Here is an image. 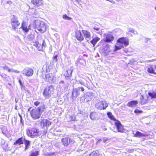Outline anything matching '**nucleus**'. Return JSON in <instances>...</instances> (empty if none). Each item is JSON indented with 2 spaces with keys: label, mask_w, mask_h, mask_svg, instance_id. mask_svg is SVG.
Masks as SVG:
<instances>
[{
  "label": "nucleus",
  "mask_w": 156,
  "mask_h": 156,
  "mask_svg": "<svg viewBox=\"0 0 156 156\" xmlns=\"http://www.w3.org/2000/svg\"><path fill=\"white\" fill-rule=\"evenodd\" d=\"M117 43L120 45L122 47L124 46H127L129 44V39L125 37H122L119 39L117 41Z\"/></svg>",
  "instance_id": "nucleus-8"
},
{
  "label": "nucleus",
  "mask_w": 156,
  "mask_h": 156,
  "mask_svg": "<svg viewBox=\"0 0 156 156\" xmlns=\"http://www.w3.org/2000/svg\"><path fill=\"white\" fill-rule=\"evenodd\" d=\"M114 39V37L111 34H108L105 38L104 41L107 43H110L113 41Z\"/></svg>",
  "instance_id": "nucleus-20"
},
{
  "label": "nucleus",
  "mask_w": 156,
  "mask_h": 156,
  "mask_svg": "<svg viewBox=\"0 0 156 156\" xmlns=\"http://www.w3.org/2000/svg\"><path fill=\"white\" fill-rule=\"evenodd\" d=\"M11 72H14L16 73H19L20 71H18L17 70H14L13 69H11Z\"/></svg>",
  "instance_id": "nucleus-48"
},
{
  "label": "nucleus",
  "mask_w": 156,
  "mask_h": 156,
  "mask_svg": "<svg viewBox=\"0 0 156 156\" xmlns=\"http://www.w3.org/2000/svg\"><path fill=\"white\" fill-rule=\"evenodd\" d=\"M33 46L36 47L38 51H42L46 47V44L45 41L43 40L41 45L38 41H36L34 44Z\"/></svg>",
  "instance_id": "nucleus-7"
},
{
  "label": "nucleus",
  "mask_w": 156,
  "mask_h": 156,
  "mask_svg": "<svg viewBox=\"0 0 156 156\" xmlns=\"http://www.w3.org/2000/svg\"><path fill=\"white\" fill-rule=\"evenodd\" d=\"M155 66H156V68H155V69L156 70V65H155Z\"/></svg>",
  "instance_id": "nucleus-59"
},
{
  "label": "nucleus",
  "mask_w": 156,
  "mask_h": 156,
  "mask_svg": "<svg viewBox=\"0 0 156 156\" xmlns=\"http://www.w3.org/2000/svg\"><path fill=\"white\" fill-rule=\"evenodd\" d=\"M54 93V87L51 85L46 87L43 92V95L46 99H48L51 97V95Z\"/></svg>",
  "instance_id": "nucleus-1"
},
{
  "label": "nucleus",
  "mask_w": 156,
  "mask_h": 156,
  "mask_svg": "<svg viewBox=\"0 0 156 156\" xmlns=\"http://www.w3.org/2000/svg\"><path fill=\"white\" fill-rule=\"evenodd\" d=\"M41 115L38 110L36 108L33 109L30 112V115L34 120L39 119Z\"/></svg>",
  "instance_id": "nucleus-9"
},
{
  "label": "nucleus",
  "mask_w": 156,
  "mask_h": 156,
  "mask_svg": "<svg viewBox=\"0 0 156 156\" xmlns=\"http://www.w3.org/2000/svg\"><path fill=\"white\" fill-rule=\"evenodd\" d=\"M108 106V103L105 101H100L95 105L96 108L100 110L105 109Z\"/></svg>",
  "instance_id": "nucleus-6"
},
{
  "label": "nucleus",
  "mask_w": 156,
  "mask_h": 156,
  "mask_svg": "<svg viewBox=\"0 0 156 156\" xmlns=\"http://www.w3.org/2000/svg\"><path fill=\"white\" fill-rule=\"evenodd\" d=\"M138 102L136 101H132L129 102L127 104V105L130 107H133L138 104Z\"/></svg>",
  "instance_id": "nucleus-28"
},
{
  "label": "nucleus",
  "mask_w": 156,
  "mask_h": 156,
  "mask_svg": "<svg viewBox=\"0 0 156 156\" xmlns=\"http://www.w3.org/2000/svg\"><path fill=\"white\" fill-rule=\"evenodd\" d=\"M40 104V102L39 101H36L34 102V105L36 106H38Z\"/></svg>",
  "instance_id": "nucleus-41"
},
{
  "label": "nucleus",
  "mask_w": 156,
  "mask_h": 156,
  "mask_svg": "<svg viewBox=\"0 0 156 156\" xmlns=\"http://www.w3.org/2000/svg\"><path fill=\"white\" fill-rule=\"evenodd\" d=\"M78 89L79 91L80 90L81 91H83L84 90V89L83 87H79Z\"/></svg>",
  "instance_id": "nucleus-49"
},
{
  "label": "nucleus",
  "mask_w": 156,
  "mask_h": 156,
  "mask_svg": "<svg viewBox=\"0 0 156 156\" xmlns=\"http://www.w3.org/2000/svg\"><path fill=\"white\" fill-rule=\"evenodd\" d=\"M100 40V38L98 37H95L90 41L91 43L94 46L96 43Z\"/></svg>",
  "instance_id": "nucleus-29"
},
{
  "label": "nucleus",
  "mask_w": 156,
  "mask_h": 156,
  "mask_svg": "<svg viewBox=\"0 0 156 156\" xmlns=\"http://www.w3.org/2000/svg\"><path fill=\"white\" fill-rule=\"evenodd\" d=\"M51 124V122L47 119H43L41 120L40 122L41 126L43 128H44L45 127L46 128V129H45L43 131L42 133L43 135H44L46 134L48 128L49 127Z\"/></svg>",
  "instance_id": "nucleus-4"
},
{
  "label": "nucleus",
  "mask_w": 156,
  "mask_h": 156,
  "mask_svg": "<svg viewBox=\"0 0 156 156\" xmlns=\"http://www.w3.org/2000/svg\"><path fill=\"white\" fill-rule=\"evenodd\" d=\"M73 70V67H71L70 69L66 71V73L64 74L66 78H70L71 76Z\"/></svg>",
  "instance_id": "nucleus-23"
},
{
  "label": "nucleus",
  "mask_w": 156,
  "mask_h": 156,
  "mask_svg": "<svg viewBox=\"0 0 156 156\" xmlns=\"http://www.w3.org/2000/svg\"><path fill=\"white\" fill-rule=\"evenodd\" d=\"M29 146H25V151H26L28 148Z\"/></svg>",
  "instance_id": "nucleus-51"
},
{
  "label": "nucleus",
  "mask_w": 156,
  "mask_h": 156,
  "mask_svg": "<svg viewBox=\"0 0 156 156\" xmlns=\"http://www.w3.org/2000/svg\"><path fill=\"white\" fill-rule=\"evenodd\" d=\"M15 109H17V106H15Z\"/></svg>",
  "instance_id": "nucleus-55"
},
{
  "label": "nucleus",
  "mask_w": 156,
  "mask_h": 156,
  "mask_svg": "<svg viewBox=\"0 0 156 156\" xmlns=\"http://www.w3.org/2000/svg\"><path fill=\"white\" fill-rule=\"evenodd\" d=\"M115 124L116 127L118 132L121 133L124 132L125 130L123 128V126L119 121H117L115 122Z\"/></svg>",
  "instance_id": "nucleus-13"
},
{
  "label": "nucleus",
  "mask_w": 156,
  "mask_h": 156,
  "mask_svg": "<svg viewBox=\"0 0 156 156\" xmlns=\"http://www.w3.org/2000/svg\"><path fill=\"white\" fill-rule=\"evenodd\" d=\"M58 53L57 52H55L54 54V56L53 57V61L57 62L58 61Z\"/></svg>",
  "instance_id": "nucleus-34"
},
{
  "label": "nucleus",
  "mask_w": 156,
  "mask_h": 156,
  "mask_svg": "<svg viewBox=\"0 0 156 156\" xmlns=\"http://www.w3.org/2000/svg\"><path fill=\"white\" fill-rule=\"evenodd\" d=\"M134 112L135 113H141L142 112V111L138 109H136L134 111Z\"/></svg>",
  "instance_id": "nucleus-45"
},
{
  "label": "nucleus",
  "mask_w": 156,
  "mask_h": 156,
  "mask_svg": "<svg viewBox=\"0 0 156 156\" xmlns=\"http://www.w3.org/2000/svg\"><path fill=\"white\" fill-rule=\"evenodd\" d=\"M62 141L63 145L66 146H68L70 143H71L72 140L69 137H65L62 139Z\"/></svg>",
  "instance_id": "nucleus-19"
},
{
  "label": "nucleus",
  "mask_w": 156,
  "mask_h": 156,
  "mask_svg": "<svg viewBox=\"0 0 156 156\" xmlns=\"http://www.w3.org/2000/svg\"><path fill=\"white\" fill-rule=\"evenodd\" d=\"M0 67L2 68L4 70H7L9 72H11V69H9V67L6 65H5L4 66H1Z\"/></svg>",
  "instance_id": "nucleus-33"
},
{
  "label": "nucleus",
  "mask_w": 156,
  "mask_h": 156,
  "mask_svg": "<svg viewBox=\"0 0 156 156\" xmlns=\"http://www.w3.org/2000/svg\"><path fill=\"white\" fill-rule=\"evenodd\" d=\"M69 121H76L77 120L76 119L75 115L72 114L69 116Z\"/></svg>",
  "instance_id": "nucleus-30"
},
{
  "label": "nucleus",
  "mask_w": 156,
  "mask_h": 156,
  "mask_svg": "<svg viewBox=\"0 0 156 156\" xmlns=\"http://www.w3.org/2000/svg\"><path fill=\"white\" fill-rule=\"evenodd\" d=\"M97 33H98V34H100V33L99 32H97Z\"/></svg>",
  "instance_id": "nucleus-58"
},
{
  "label": "nucleus",
  "mask_w": 156,
  "mask_h": 156,
  "mask_svg": "<svg viewBox=\"0 0 156 156\" xmlns=\"http://www.w3.org/2000/svg\"><path fill=\"white\" fill-rule=\"evenodd\" d=\"M54 153H48L44 155L45 156H52L53 155Z\"/></svg>",
  "instance_id": "nucleus-44"
},
{
  "label": "nucleus",
  "mask_w": 156,
  "mask_h": 156,
  "mask_svg": "<svg viewBox=\"0 0 156 156\" xmlns=\"http://www.w3.org/2000/svg\"><path fill=\"white\" fill-rule=\"evenodd\" d=\"M128 30L129 32H131L134 34H137V32L133 28H129Z\"/></svg>",
  "instance_id": "nucleus-36"
},
{
  "label": "nucleus",
  "mask_w": 156,
  "mask_h": 156,
  "mask_svg": "<svg viewBox=\"0 0 156 156\" xmlns=\"http://www.w3.org/2000/svg\"><path fill=\"white\" fill-rule=\"evenodd\" d=\"M35 23L37 29L41 33H43L45 31L46 29V25L44 22L37 21Z\"/></svg>",
  "instance_id": "nucleus-3"
},
{
  "label": "nucleus",
  "mask_w": 156,
  "mask_h": 156,
  "mask_svg": "<svg viewBox=\"0 0 156 156\" xmlns=\"http://www.w3.org/2000/svg\"><path fill=\"white\" fill-rule=\"evenodd\" d=\"M20 28L22 29L23 30L25 33H27L30 29L29 26L28 27L27 24L24 22H23L22 23L21 27Z\"/></svg>",
  "instance_id": "nucleus-18"
},
{
  "label": "nucleus",
  "mask_w": 156,
  "mask_h": 156,
  "mask_svg": "<svg viewBox=\"0 0 156 156\" xmlns=\"http://www.w3.org/2000/svg\"><path fill=\"white\" fill-rule=\"evenodd\" d=\"M92 29H94L96 31H99V29H100V28L98 27H93L92 28Z\"/></svg>",
  "instance_id": "nucleus-46"
},
{
  "label": "nucleus",
  "mask_w": 156,
  "mask_h": 156,
  "mask_svg": "<svg viewBox=\"0 0 156 156\" xmlns=\"http://www.w3.org/2000/svg\"><path fill=\"white\" fill-rule=\"evenodd\" d=\"M39 154V152L38 151H35L32 152L30 156H37Z\"/></svg>",
  "instance_id": "nucleus-37"
},
{
  "label": "nucleus",
  "mask_w": 156,
  "mask_h": 156,
  "mask_svg": "<svg viewBox=\"0 0 156 156\" xmlns=\"http://www.w3.org/2000/svg\"><path fill=\"white\" fill-rule=\"evenodd\" d=\"M76 0L77 1H78V0Z\"/></svg>",
  "instance_id": "nucleus-60"
},
{
  "label": "nucleus",
  "mask_w": 156,
  "mask_h": 156,
  "mask_svg": "<svg viewBox=\"0 0 156 156\" xmlns=\"http://www.w3.org/2000/svg\"><path fill=\"white\" fill-rule=\"evenodd\" d=\"M149 97L151 98V99L156 98V93L154 92H150L148 93Z\"/></svg>",
  "instance_id": "nucleus-31"
},
{
  "label": "nucleus",
  "mask_w": 156,
  "mask_h": 156,
  "mask_svg": "<svg viewBox=\"0 0 156 156\" xmlns=\"http://www.w3.org/2000/svg\"><path fill=\"white\" fill-rule=\"evenodd\" d=\"M79 83L81 84L82 85L85 86V83L81 80H79Z\"/></svg>",
  "instance_id": "nucleus-47"
},
{
  "label": "nucleus",
  "mask_w": 156,
  "mask_h": 156,
  "mask_svg": "<svg viewBox=\"0 0 156 156\" xmlns=\"http://www.w3.org/2000/svg\"><path fill=\"white\" fill-rule=\"evenodd\" d=\"M107 114L109 118H110L111 119H113L114 117L111 112H108Z\"/></svg>",
  "instance_id": "nucleus-40"
},
{
  "label": "nucleus",
  "mask_w": 156,
  "mask_h": 156,
  "mask_svg": "<svg viewBox=\"0 0 156 156\" xmlns=\"http://www.w3.org/2000/svg\"><path fill=\"white\" fill-rule=\"evenodd\" d=\"M25 140V138L24 137H22L21 138H19L14 143V145L16 144H18L20 145L23 144V141Z\"/></svg>",
  "instance_id": "nucleus-26"
},
{
  "label": "nucleus",
  "mask_w": 156,
  "mask_h": 156,
  "mask_svg": "<svg viewBox=\"0 0 156 156\" xmlns=\"http://www.w3.org/2000/svg\"><path fill=\"white\" fill-rule=\"evenodd\" d=\"M46 108L47 107L46 106V105L44 104H43L36 108L38 110V111L41 114L44 111Z\"/></svg>",
  "instance_id": "nucleus-25"
},
{
  "label": "nucleus",
  "mask_w": 156,
  "mask_h": 156,
  "mask_svg": "<svg viewBox=\"0 0 156 156\" xmlns=\"http://www.w3.org/2000/svg\"><path fill=\"white\" fill-rule=\"evenodd\" d=\"M99 152L98 151H94L91 152L89 156H99Z\"/></svg>",
  "instance_id": "nucleus-32"
},
{
  "label": "nucleus",
  "mask_w": 156,
  "mask_h": 156,
  "mask_svg": "<svg viewBox=\"0 0 156 156\" xmlns=\"http://www.w3.org/2000/svg\"><path fill=\"white\" fill-rule=\"evenodd\" d=\"M90 117L92 120L98 119L99 117L98 113L96 112H92L90 113Z\"/></svg>",
  "instance_id": "nucleus-16"
},
{
  "label": "nucleus",
  "mask_w": 156,
  "mask_h": 156,
  "mask_svg": "<svg viewBox=\"0 0 156 156\" xmlns=\"http://www.w3.org/2000/svg\"><path fill=\"white\" fill-rule=\"evenodd\" d=\"M69 86V83L67 82L61 80L59 82L58 88L60 89V91L66 90Z\"/></svg>",
  "instance_id": "nucleus-10"
},
{
  "label": "nucleus",
  "mask_w": 156,
  "mask_h": 156,
  "mask_svg": "<svg viewBox=\"0 0 156 156\" xmlns=\"http://www.w3.org/2000/svg\"><path fill=\"white\" fill-rule=\"evenodd\" d=\"M76 37L79 41H82L84 39L83 37L80 30H77L76 32Z\"/></svg>",
  "instance_id": "nucleus-17"
},
{
  "label": "nucleus",
  "mask_w": 156,
  "mask_h": 156,
  "mask_svg": "<svg viewBox=\"0 0 156 156\" xmlns=\"http://www.w3.org/2000/svg\"><path fill=\"white\" fill-rule=\"evenodd\" d=\"M140 99H141L140 103L142 104H145L147 102V100L145 99H144V97L142 95L140 97Z\"/></svg>",
  "instance_id": "nucleus-35"
},
{
  "label": "nucleus",
  "mask_w": 156,
  "mask_h": 156,
  "mask_svg": "<svg viewBox=\"0 0 156 156\" xmlns=\"http://www.w3.org/2000/svg\"><path fill=\"white\" fill-rule=\"evenodd\" d=\"M31 2L35 7L42 6L43 4L42 0H31Z\"/></svg>",
  "instance_id": "nucleus-14"
},
{
  "label": "nucleus",
  "mask_w": 156,
  "mask_h": 156,
  "mask_svg": "<svg viewBox=\"0 0 156 156\" xmlns=\"http://www.w3.org/2000/svg\"><path fill=\"white\" fill-rule=\"evenodd\" d=\"M2 133L5 136H7L8 134V132L7 131H5L4 130H3L2 131Z\"/></svg>",
  "instance_id": "nucleus-43"
},
{
  "label": "nucleus",
  "mask_w": 156,
  "mask_h": 156,
  "mask_svg": "<svg viewBox=\"0 0 156 156\" xmlns=\"http://www.w3.org/2000/svg\"><path fill=\"white\" fill-rule=\"evenodd\" d=\"M79 95L80 93L78 89L76 88L73 89L72 93L73 99H76Z\"/></svg>",
  "instance_id": "nucleus-21"
},
{
  "label": "nucleus",
  "mask_w": 156,
  "mask_h": 156,
  "mask_svg": "<svg viewBox=\"0 0 156 156\" xmlns=\"http://www.w3.org/2000/svg\"><path fill=\"white\" fill-rule=\"evenodd\" d=\"M54 76L52 73H49L46 74L44 79L46 81L52 82L54 81Z\"/></svg>",
  "instance_id": "nucleus-12"
},
{
  "label": "nucleus",
  "mask_w": 156,
  "mask_h": 156,
  "mask_svg": "<svg viewBox=\"0 0 156 156\" xmlns=\"http://www.w3.org/2000/svg\"><path fill=\"white\" fill-rule=\"evenodd\" d=\"M120 49V48L119 47L117 46H115V49H114L115 51H116L118 50H119Z\"/></svg>",
  "instance_id": "nucleus-50"
},
{
  "label": "nucleus",
  "mask_w": 156,
  "mask_h": 156,
  "mask_svg": "<svg viewBox=\"0 0 156 156\" xmlns=\"http://www.w3.org/2000/svg\"><path fill=\"white\" fill-rule=\"evenodd\" d=\"M11 24L12 30H15L18 28L20 24L16 17L13 15L11 16Z\"/></svg>",
  "instance_id": "nucleus-5"
},
{
  "label": "nucleus",
  "mask_w": 156,
  "mask_h": 156,
  "mask_svg": "<svg viewBox=\"0 0 156 156\" xmlns=\"http://www.w3.org/2000/svg\"><path fill=\"white\" fill-rule=\"evenodd\" d=\"M41 134V132H40L38 129L34 128H30L28 130H27V135L32 138L37 136Z\"/></svg>",
  "instance_id": "nucleus-2"
},
{
  "label": "nucleus",
  "mask_w": 156,
  "mask_h": 156,
  "mask_svg": "<svg viewBox=\"0 0 156 156\" xmlns=\"http://www.w3.org/2000/svg\"><path fill=\"white\" fill-rule=\"evenodd\" d=\"M19 82L21 85H22V82L20 80H19Z\"/></svg>",
  "instance_id": "nucleus-54"
},
{
  "label": "nucleus",
  "mask_w": 156,
  "mask_h": 156,
  "mask_svg": "<svg viewBox=\"0 0 156 156\" xmlns=\"http://www.w3.org/2000/svg\"><path fill=\"white\" fill-rule=\"evenodd\" d=\"M82 31L85 39L87 41L89 40L91 37L90 33L89 31L86 30H83Z\"/></svg>",
  "instance_id": "nucleus-22"
},
{
  "label": "nucleus",
  "mask_w": 156,
  "mask_h": 156,
  "mask_svg": "<svg viewBox=\"0 0 156 156\" xmlns=\"http://www.w3.org/2000/svg\"><path fill=\"white\" fill-rule=\"evenodd\" d=\"M126 150L129 153H133L134 151V150L132 149H127Z\"/></svg>",
  "instance_id": "nucleus-42"
},
{
  "label": "nucleus",
  "mask_w": 156,
  "mask_h": 156,
  "mask_svg": "<svg viewBox=\"0 0 156 156\" xmlns=\"http://www.w3.org/2000/svg\"><path fill=\"white\" fill-rule=\"evenodd\" d=\"M93 94L91 92H88L84 95L85 99L87 101H89L91 100L93 97Z\"/></svg>",
  "instance_id": "nucleus-15"
},
{
  "label": "nucleus",
  "mask_w": 156,
  "mask_h": 156,
  "mask_svg": "<svg viewBox=\"0 0 156 156\" xmlns=\"http://www.w3.org/2000/svg\"><path fill=\"white\" fill-rule=\"evenodd\" d=\"M82 112H81V111H80V114H81Z\"/></svg>",
  "instance_id": "nucleus-56"
},
{
  "label": "nucleus",
  "mask_w": 156,
  "mask_h": 156,
  "mask_svg": "<svg viewBox=\"0 0 156 156\" xmlns=\"http://www.w3.org/2000/svg\"><path fill=\"white\" fill-rule=\"evenodd\" d=\"M149 134L147 133H142L139 131H137L135 135L134 136L136 137H140L142 136H147Z\"/></svg>",
  "instance_id": "nucleus-27"
},
{
  "label": "nucleus",
  "mask_w": 156,
  "mask_h": 156,
  "mask_svg": "<svg viewBox=\"0 0 156 156\" xmlns=\"http://www.w3.org/2000/svg\"><path fill=\"white\" fill-rule=\"evenodd\" d=\"M62 17L63 19L65 20H70L71 19V18L69 17L68 16L66 15H64L62 16Z\"/></svg>",
  "instance_id": "nucleus-38"
},
{
  "label": "nucleus",
  "mask_w": 156,
  "mask_h": 156,
  "mask_svg": "<svg viewBox=\"0 0 156 156\" xmlns=\"http://www.w3.org/2000/svg\"><path fill=\"white\" fill-rule=\"evenodd\" d=\"M156 66L154 65H151L148 66L147 69V72L150 73H155L154 71L155 69Z\"/></svg>",
  "instance_id": "nucleus-24"
},
{
  "label": "nucleus",
  "mask_w": 156,
  "mask_h": 156,
  "mask_svg": "<svg viewBox=\"0 0 156 156\" xmlns=\"http://www.w3.org/2000/svg\"><path fill=\"white\" fill-rule=\"evenodd\" d=\"M12 3V2L11 1H8L7 2V3L9 4H11Z\"/></svg>",
  "instance_id": "nucleus-52"
},
{
  "label": "nucleus",
  "mask_w": 156,
  "mask_h": 156,
  "mask_svg": "<svg viewBox=\"0 0 156 156\" xmlns=\"http://www.w3.org/2000/svg\"><path fill=\"white\" fill-rule=\"evenodd\" d=\"M25 142H24V144L25 146H29L30 145V141L29 140H26L25 139V140H24Z\"/></svg>",
  "instance_id": "nucleus-39"
},
{
  "label": "nucleus",
  "mask_w": 156,
  "mask_h": 156,
  "mask_svg": "<svg viewBox=\"0 0 156 156\" xmlns=\"http://www.w3.org/2000/svg\"><path fill=\"white\" fill-rule=\"evenodd\" d=\"M20 122H21L22 123H23V122H22V116L20 115Z\"/></svg>",
  "instance_id": "nucleus-53"
},
{
  "label": "nucleus",
  "mask_w": 156,
  "mask_h": 156,
  "mask_svg": "<svg viewBox=\"0 0 156 156\" xmlns=\"http://www.w3.org/2000/svg\"><path fill=\"white\" fill-rule=\"evenodd\" d=\"M147 39H148V40H150V39L149 38H147Z\"/></svg>",
  "instance_id": "nucleus-57"
},
{
  "label": "nucleus",
  "mask_w": 156,
  "mask_h": 156,
  "mask_svg": "<svg viewBox=\"0 0 156 156\" xmlns=\"http://www.w3.org/2000/svg\"><path fill=\"white\" fill-rule=\"evenodd\" d=\"M21 72L25 76L29 77L32 76L34 73V71L31 69L27 68H25Z\"/></svg>",
  "instance_id": "nucleus-11"
}]
</instances>
